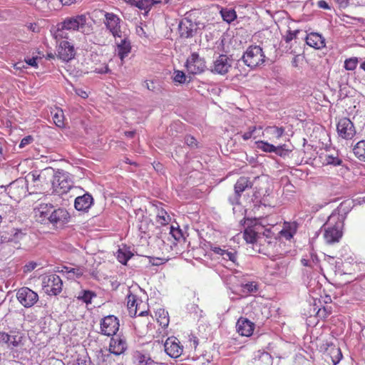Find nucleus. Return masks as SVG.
<instances>
[{
	"instance_id": "nucleus-64",
	"label": "nucleus",
	"mask_w": 365,
	"mask_h": 365,
	"mask_svg": "<svg viewBox=\"0 0 365 365\" xmlns=\"http://www.w3.org/2000/svg\"><path fill=\"white\" fill-rule=\"evenodd\" d=\"M14 68L16 69H21L22 68H25V66L23 65L21 62H18L14 64Z\"/></svg>"
},
{
	"instance_id": "nucleus-25",
	"label": "nucleus",
	"mask_w": 365,
	"mask_h": 365,
	"mask_svg": "<svg viewBox=\"0 0 365 365\" xmlns=\"http://www.w3.org/2000/svg\"><path fill=\"white\" fill-rule=\"evenodd\" d=\"M284 129L282 127L268 126L264 130V133L269 139L273 142L279 140L284 134Z\"/></svg>"
},
{
	"instance_id": "nucleus-42",
	"label": "nucleus",
	"mask_w": 365,
	"mask_h": 365,
	"mask_svg": "<svg viewBox=\"0 0 365 365\" xmlns=\"http://www.w3.org/2000/svg\"><path fill=\"white\" fill-rule=\"evenodd\" d=\"M131 257V254L130 252H125L122 251L121 250H119L117 253V259L118 260L123 264H125L128 260Z\"/></svg>"
},
{
	"instance_id": "nucleus-18",
	"label": "nucleus",
	"mask_w": 365,
	"mask_h": 365,
	"mask_svg": "<svg viewBox=\"0 0 365 365\" xmlns=\"http://www.w3.org/2000/svg\"><path fill=\"white\" fill-rule=\"evenodd\" d=\"M52 205L51 204H41L34 209L35 217L38 222L44 224L49 222Z\"/></svg>"
},
{
	"instance_id": "nucleus-8",
	"label": "nucleus",
	"mask_w": 365,
	"mask_h": 365,
	"mask_svg": "<svg viewBox=\"0 0 365 365\" xmlns=\"http://www.w3.org/2000/svg\"><path fill=\"white\" fill-rule=\"evenodd\" d=\"M244 239L248 243L255 244V246L258 245L263 246L262 248H259V252L264 255L267 254L268 247H272L273 242L271 240H267L264 237H259L257 234L251 229H247L244 232ZM276 243L275 241H274Z\"/></svg>"
},
{
	"instance_id": "nucleus-33",
	"label": "nucleus",
	"mask_w": 365,
	"mask_h": 365,
	"mask_svg": "<svg viewBox=\"0 0 365 365\" xmlns=\"http://www.w3.org/2000/svg\"><path fill=\"white\" fill-rule=\"evenodd\" d=\"M168 314V312L163 309H158V312H156V315L158 316V322L160 323V325L163 328L168 327L169 324V318Z\"/></svg>"
},
{
	"instance_id": "nucleus-10",
	"label": "nucleus",
	"mask_w": 365,
	"mask_h": 365,
	"mask_svg": "<svg viewBox=\"0 0 365 365\" xmlns=\"http://www.w3.org/2000/svg\"><path fill=\"white\" fill-rule=\"evenodd\" d=\"M16 298L25 308L32 307L38 301V294L29 287H23L18 289Z\"/></svg>"
},
{
	"instance_id": "nucleus-12",
	"label": "nucleus",
	"mask_w": 365,
	"mask_h": 365,
	"mask_svg": "<svg viewBox=\"0 0 365 365\" xmlns=\"http://www.w3.org/2000/svg\"><path fill=\"white\" fill-rule=\"evenodd\" d=\"M186 67L189 73L199 74L206 68L205 61L198 53H192L187 59Z\"/></svg>"
},
{
	"instance_id": "nucleus-20",
	"label": "nucleus",
	"mask_w": 365,
	"mask_h": 365,
	"mask_svg": "<svg viewBox=\"0 0 365 365\" xmlns=\"http://www.w3.org/2000/svg\"><path fill=\"white\" fill-rule=\"evenodd\" d=\"M236 327L240 335L250 336L253 333L255 324L246 318L241 317L237 320Z\"/></svg>"
},
{
	"instance_id": "nucleus-62",
	"label": "nucleus",
	"mask_w": 365,
	"mask_h": 365,
	"mask_svg": "<svg viewBox=\"0 0 365 365\" xmlns=\"http://www.w3.org/2000/svg\"><path fill=\"white\" fill-rule=\"evenodd\" d=\"M72 269V267H63L61 272L63 273L66 274L68 277L69 275V271H70L69 269Z\"/></svg>"
},
{
	"instance_id": "nucleus-23",
	"label": "nucleus",
	"mask_w": 365,
	"mask_h": 365,
	"mask_svg": "<svg viewBox=\"0 0 365 365\" xmlns=\"http://www.w3.org/2000/svg\"><path fill=\"white\" fill-rule=\"evenodd\" d=\"M93 202V197L86 193L82 196L77 197L75 200V208L79 211H85L88 210Z\"/></svg>"
},
{
	"instance_id": "nucleus-2",
	"label": "nucleus",
	"mask_w": 365,
	"mask_h": 365,
	"mask_svg": "<svg viewBox=\"0 0 365 365\" xmlns=\"http://www.w3.org/2000/svg\"><path fill=\"white\" fill-rule=\"evenodd\" d=\"M324 237L327 243L338 242L342 237L343 220L339 214L331 215L324 225Z\"/></svg>"
},
{
	"instance_id": "nucleus-44",
	"label": "nucleus",
	"mask_w": 365,
	"mask_h": 365,
	"mask_svg": "<svg viewBox=\"0 0 365 365\" xmlns=\"http://www.w3.org/2000/svg\"><path fill=\"white\" fill-rule=\"evenodd\" d=\"M242 291L245 293H253L257 292V286L255 282H248L242 285Z\"/></svg>"
},
{
	"instance_id": "nucleus-29",
	"label": "nucleus",
	"mask_w": 365,
	"mask_h": 365,
	"mask_svg": "<svg viewBox=\"0 0 365 365\" xmlns=\"http://www.w3.org/2000/svg\"><path fill=\"white\" fill-rule=\"evenodd\" d=\"M297 231V225L295 223H285L284 228L280 231V235L286 240L292 238Z\"/></svg>"
},
{
	"instance_id": "nucleus-31",
	"label": "nucleus",
	"mask_w": 365,
	"mask_h": 365,
	"mask_svg": "<svg viewBox=\"0 0 365 365\" xmlns=\"http://www.w3.org/2000/svg\"><path fill=\"white\" fill-rule=\"evenodd\" d=\"M220 14L222 19L229 24L232 22L237 18L236 12L232 9H222L220 11Z\"/></svg>"
},
{
	"instance_id": "nucleus-26",
	"label": "nucleus",
	"mask_w": 365,
	"mask_h": 365,
	"mask_svg": "<svg viewBox=\"0 0 365 365\" xmlns=\"http://www.w3.org/2000/svg\"><path fill=\"white\" fill-rule=\"evenodd\" d=\"M118 45V54L121 59L123 60L125 57H126L128 53L130 52L131 46L130 42L128 40L126 37H124L121 39L120 43H117Z\"/></svg>"
},
{
	"instance_id": "nucleus-30",
	"label": "nucleus",
	"mask_w": 365,
	"mask_h": 365,
	"mask_svg": "<svg viewBox=\"0 0 365 365\" xmlns=\"http://www.w3.org/2000/svg\"><path fill=\"white\" fill-rule=\"evenodd\" d=\"M353 152L358 159L365 161V140L358 142L354 147Z\"/></svg>"
},
{
	"instance_id": "nucleus-22",
	"label": "nucleus",
	"mask_w": 365,
	"mask_h": 365,
	"mask_svg": "<svg viewBox=\"0 0 365 365\" xmlns=\"http://www.w3.org/2000/svg\"><path fill=\"white\" fill-rule=\"evenodd\" d=\"M305 40L308 46L316 49H320L325 46L324 38L318 33H310L307 35Z\"/></svg>"
},
{
	"instance_id": "nucleus-5",
	"label": "nucleus",
	"mask_w": 365,
	"mask_h": 365,
	"mask_svg": "<svg viewBox=\"0 0 365 365\" xmlns=\"http://www.w3.org/2000/svg\"><path fill=\"white\" fill-rule=\"evenodd\" d=\"M205 25L200 21H192L186 17L182 19L179 25L178 31L181 38H188L195 36L199 31L204 29Z\"/></svg>"
},
{
	"instance_id": "nucleus-35",
	"label": "nucleus",
	"mask_w": 365,
	"mask_h": 365,
	"mask_svg": "<svg viewBox=\"0 0 365 365\" xmlns=\"http://www.w3.org/2000/svg\"><path fill=\"white\" fill-rule=\"evenodd\" d=\"M96 296V294L91 291L83 290L79 293L78 296L77 297V299L81 300L82 302L86 304H90L91 303V299H93V297Z\"/></svg>"
},
{
	"instance_id": "nucleus-55",
	"label": "nucleus",
	"mask_w": 365,
	"mask_h": 365,
	"mask_svg": "<svg viewBox=\"0 0 365 365\" xmlns=\"http://www.w3.org/2000/svg\"><path fill=\"white\" fill-rule=\"evenodd\" d=\"M94 71L97 73H107L109 72V68L107 65H103L101 67L96 68Z\"/></svg>"
},
{
	"instance_id": "nucleus-34",
	"label": "nucleus",
	"mask_w": 365,
	"mask_h": 365,
	"mask_svg": "<svg viewBox=\"0 0 365 365\" xmlns=\"http://www.w3.org/2000/svg\"><path fill=\"white\" fill-rule=\"evenodd\" d=\"M292 151V148H289V147L287 145L284 144L275 146V150L274 151V153H276L277 155L284 158L289 156Z\"/></svg>"
},
{
	"instance_id": "nucleus-60",
	"label": "nucleus",
	"mask_w": 365,
	"mask_h": 365,
	"mask_svg": "<svg viewBox=\"0 0 365 365\" xmlns=\"http://www.w3.org/2000/svg\"><path fill=\"white\" fill-rule=\"evenodd\" d=\"M145 86L146 88L151 91H155V86L154 85V83L153 81H145Z\"/></svg>"
},
{
	"instance_id": "nucleus-41",
	"label": "nucleus",
	"mask_w": 365,
	"mask_h": 365,
	"mask_svg": "<svg viewBox=\"0 0 365 365\" xmlns=\"http://www.w3.org/2000/svg\"><path fill=\"white\" fill-rule=\"evenodd\" d=\"M358 64V58H350L349 59H346L344 62V68L346 70L348 71H354Z\"/></svg>"
},
{
	"instance_id": "nucleus-38",
	"label": "nucleus",
	"mask_w": 365,
	"mask_h": 365,
	"mask_svg": "<svg viewBox=\"0 0 365 365\" xmlns=\"http://www.w3.org/2000/svg\"><path fill=\"white\" fill-rule=\"evenodd\" d=\"M63 118L64 117L62 110H58L53 115L54 123L59 128L64 125Z\"/></svg>"
},
{
	"instance_id": "nucleus-9",
	"label": "nucleus",
	"mask_w": 365,
	"mask_h": 365,
	"mask_svg": "<svg viewBox=\"0 0 365 365\" xmlns=\"http://www.w3.org/2000/svg\"><path fill=\"white\" fill-rule=\"evenodd\" d=\"M336 132L339 137L344 140H351L356 133L354 123L346 117L339 119L336 123Z\"/></svg>"
},
{
	"instance_id": "nucleus-49",
	"label": "nucleus",
	"mask_w": 365,
	"mask_h": 365,
	"mask_svg": "<svg viewBox=\"0 0 365 365\" xmlns=\"http://www.w3.org/2000/svg\"><path fill=\"white\" fill-rule=\"evenodd\" d=\"M185 142L190 148L197 147V140L192 135H186L185 138Z\"/></svg>"
},
{
	"instance_id": "nucleus-16",
	"label": "nucleus",
	"mask_w": 365,
	"mask_h": 365,
	"mask_svg": "<svg viewBox=\"0 0 365 365\" xmlns=\"http://www.w3.org/2000/svg\"><path fill=\"white\" fill-rule=\"evenodd\" d=\"M69 214L68 211L62 207L56 208L52 205L51 214L49 218V223L53 225H61L68 221Z\"/></svg>"
},
{
	"instance_id": "nucleus-11",
	"label": "nucleus",
	"mask_w": 365,
	"mask_h": 365,
	"mask_svg": "<svg viewBox=\"0 0 365 365\" xmlns=\"http://www.w3.org/2000/svg\"><path fill=\"white\" fill-rule=\"evenodd\" d=\"M120 19L113 13H106L104 24L114 38H123L120 29Z\"/></svg>"
},
{
	"instance_id": "nucleus-57",
	"label": "nucleus",
	"mask_w": 365,
	"mask_h": 365,
	"mask_svg": "<svg viewBox=\"0 0 365 365\" xmlns=\"http://www.w3.org/2000/svg\"><path fill=\"white\" fill-rule=\"evenodd\" d=\"M31 140H32V138L30 136L24 138L20 143L19 147L24 148L26 145L29 144L31 142Z\"/></svg>"
},
{
	"instance_id": "nucleus-17",
	"label": "nucleus",
	"mask_w": 365,
	"mask_h": 365,
	"mask_svg": "<svg viewBox=\"0 0 365 365\" xmlns=\"http://www.w3.org/2000/svg\"><path fill=\"white\" fill-rule=\"evenodd\" d=\"M127 349V343L124 337L116 336L110 339L109 351L116 356L123 354Z\"/></svg>"
},
{
	"instance_id": "nucleus-13",
	"label": "nucleus",
	"mask_w": 365,
	"mask_h": 365,
	"mask_svg": "<svg viewBox=\"0 0 365 365\" xmlns=\"http://www.w3.org/2000/svg\"><path fill=\"white\" fill-rule=\"evenodd\" d=\"M119 321L114 315L105 317L101 323V334L106 336H113L119 329Z\"/></svg>"
},
{
	"instance_id": "nucleus-24",
	"label": "nucleus",
	"mask_w": 365,
	"mask_h": 365,
	"mask_svg": "<svg viewBox=\"0 0 365 365\" xmlns=\"http://www.w3.org/2000/svg\"><path fill=\"white\" fill-rule=\"evenodd\" d=\"M253 186V182L247 177H240L236 182L234 186V190L242 195V193Z\"/></svg>"
},
{
	"instance_id": "nucleus-19",
	"label": "nucleus",
	"mask_w": 365,
	"mask_h": 365,
	"mask_svg": "<svg viewBox=\"0 0 365 365\" xmlns=\"http://www.w3.org/2000/svg\"><path fill=\"white\" fill-rule=\"evenodd\" d=\"M164 348L167 354L173 358L180 356L182 352V348L176 338H168L165 342Z\"/></svg>"
},
{
	"instance_id": "nucleus-56",
	"label": "nucleus",
	"mask_w": 365,
	"mask_h": 365,
	"mask_svg": "<svg viewBox=\"0 0 365 365\" xmlns=\"http://www.w3.org/2000/svg\"><path fill=\"white\" fill-rule=\"evenodd\" d=\"M317 6L320 9H330L329 4L324 0H320L317 2Z\"/></svg>"
},
{
	"instance_id": "nucleus-53",
	"label": "nucleus",
	"mask_w": 365,
	"mask_h": 365,
	"mask_svg": "<svg viewBox=\"0 0 365 365\" xmlns=\"http://www.w3.org/2000/svg\"><path fill=\"white\" fill-rule=\"evenodd\" d=\"M36 266H37V264L36 262H31L24 266V272H31L36 267Z\"/></svg>"
},
{
	"instance_id": "nucleus-36",
	"label": "nucleus",
	"mask_w": 365,
	"mask_h": 365,
	"mask_svg": "<svg viewBox=\"0 0 365 365\" xmlns=\"http://www.w3.org/2000/svg\"><path fill=\"white\" fill-rule=\"evenodd\" d=\"M170 221V217L168 212L163 210L161 209L158 210L157 214V222L159 223L161 225H166L169 223Z\"/></svg>"
},
{
	"instance_id": "nucleus-14",
	"label": "nucleus",
	"mask_w": 365,
	"mask_h": 365,
	"mask_svg": "<svg viewBox=\"0 0 365 365\" xmlns=\"http://www.w3.org/2000/svg\"><path fill=\"white\" fill-rule=\"evenodd\" d=\"M52 186L55 192L62 195L68 192L72 187V182L65 173H59L54 176Z\"/></svg>"
},
{
	"instance_id": "nucleus-46",
	"label": "nucleus",
	"mask_w": 365,
	"mask_h": 365,
	"mask_svg": "<svg viewBox=\"0 0 365 365\" xmlns=\"http://www.w3.org/2000/svg\"><path fill=\"white\" fill-rule=\"evenodd\" d=\"M173 80L175 82L183 83L185 82L186 76L182 71H175L174 73Z\"/></svg>"
},
{
	"instance_id": "nucleus-3",
	"label": "nucleus",
	"mask_w": 365,
	"mask_h": 365,
	"mask_svg": "<svg viewBox=\"0 0 365 365\" xmlns=\"http://www.w3.org/2000/svg\"><path fill=\"white\" fill-rule=\"evenodd\" d=\"M12 188L21 187L22 190L26 188L29 195L40 192L42 187L41 176L36 172L29 173L24 180H19L11 184ZM24 193L26 191L24 190Z\"/></svg>"
},
{
	"instance_id": "nucleus-61",
	"label": "nucleus",
	"mask_w": 365,
	"mask_h": 365,
	"mask_svg": "<svg viewBox=\"0 0 365 365\" xmlns=\"http://www.w3.org/2000/svg\"><path fill=\"white\" fill-rule=\"evenodd\" d=\"M336 1L337 4H339L340 6H347V4H348V1L349 0H335Z\"/></svg>"
},
{
	"instance_id": "nucleus-43",
	"label": "nucleus",
	"mask_w": 365,
	"mask_h": 365,
	"mask_svg": "<svg viewBox=\"0 0 365 365\" xmlns=\"http://www.w3.org/2000/svg\"><path fill=\"white\" fill-rule=\"evenodd\" d=\"M69 275L68 279H74L75 277H79L83 275L84 269L81 267H72L69 269Z\"/></svg>"
},
{
	"instance_id": "nucleus-6",
	"label": "nucleus",
	"mask_w": 365,
	"mask_h": 365,
	"mask_svg": "<svg viewBox=\"0 0 365 365\" xmlns=\"http://www.w3.org/2000/svg\"><path fill=\"white\" fill-rule=\"evenodd\" d=\"M62 280L57 274H51L42 277V288L48 295H58L62 291Z\"/></svg>"
},
{
	"instance_id": "nucleus-37",
	"label": "nucleus",
	"mask_w": 365,
	"mask_h": 365,
	"mask_svg": "<svg viewBox=\"0 0 365 365\" xmlns=\"http://www.w3.org/2000/svg\"><path fill=\"white\" fill-rule=\"evenodd\" d=\"M257 148L266 153H274L275 145L270 144L266 141L259 140L256 142Z\"/></svg>"
},
{
	"instance_id": "nucleus-27",
	"label": "nucleus",
	"mask_w": 365,
	"mask_h": 365,
	"mask_svg": "<svg viewBox=\"0 0 365 365\" xmlns=\"http://www.w3.org/2000/svg\"><path fill=\"white\" fill-rule=\"evenodd\" d=\"M138 304H137V297L130 293L127 296V307L129 312V314L133 316H136L138 312Z\"/></svg>"
},
{
	"instance_id": "nucleus-21",
	"label": "nucleus",
	"mask_w": 365,
	"mask_h": 365,
	"mask_svg": "<svg viewBox=\"0 0 365 365\" xmlns=\"http://www.w3.org/2000/svg\"><path fill=\"white\" fill-rule=\"evenodd\" d=\"M58 56L63 61H68L72 59L75 56L74 48L67 41H62L60 43L59 48L58 50Z\"/></svg>"
},
{
	"instance_id": "nucleus-54",
	"label": "nucleus",
	"mask_w": 365,
	"mask_h": 365,
	"mask_svg": "<svg viewBox=\"0 0 365 365\" xmlns=\"http://www.w3.org/2000/svg\"><path fill=\"white\" fill-rule=\"evenodd\" d=\"M249 129H255V131H253V133H252L253 138H257V137L260 136L261 133H263L261 131L262 130L261 127L253 126V127H250Z\"/></svg>"
},
{
	"instance_id": "nucleus-28",
	"label": "nucleus",
	"mask_w": 365,
	"mask_h": 365,
	"mask_svg": "<svg viewBox=\"0 0 365 365\" xmlns=\"http://www.w3.org/2000/svg\"><path fill=\"white\" fill-rule=\"evenodd\" d=\"M9 334V339L6 344L7 346L10 349L17 347L21 344L23 336L21 334L11 331Z\"/></svg>"
},
{
	"instance_id": "nucleus-1",
	"label": "nucleus",
	"mask_w": 365,
	"mask_h": 365,
	"mask_svg": "<svg viewBox=\"0 0 365 365\" xmlns=\"http://www.w3.org/2000/svg\"><path fill=\"white\" fill-rule=\"evenodd\" d=\"M87 17L84 14L77 15L66 18L62 22L58 24L56 37L68 38L67 31H80L84 34H88L91 31L88 26Z\"/></svg>"
},
{
	"instance_id": "nucleus-7",
	"label": "nucleus",
	"mask_w": 365,
	"mask_h": 365,
	"mask_svg": "<svg viewBox=\"0 0 365 365\" xmlns=\"http://www.w3.org/2000/svg\"><path fill=\"white\" fill-rule=\"evenodd\" d=\"M320 349L323 351V358L329 365H336L342 359V354L339 347L333 345L332 343H323Z\"/></svg>"
},
{
	"instance_id": "nucleus-32",
	"label": "nucleus",
	"mask_w": 365,
	"mask_h": 365,
	"mask_svg": "<svg viewBox=\"0 0 365 365\" xmlns=\"http://www.w3.org/2000/svg\"><path fill=\"white\" fill-rule=\"evenodd\" d=\"M135 358L138 365H153L155 364V361L149 355L143 354L140 352H137Z\"/></svg>"
},
{
	"instance_id": "nucleus-45",
	"label": "nucleus",
	"mask_w": 365,
	"mask_h": 365,
	"mask_svg": "<svg viewBox=\"0 0 365 365\" xmlns=\"http://www.w3.org/2000/svg\"><path fill=\"white\" fill-rule=\"evenodd\" d=\"M240 197L241 195L235 191L233 194L229 196L228 201L232 205L240 206Z\"/></svg>"
},
{
	"instance_id": "nucleus-40",
	"label": "nucleus",
	"mask_w": 365,
	"mask_h": 365,
	"mask_svg": "<svg viewBox=\"0 0 365 365\" xmlns=\"http://www.w3.org/2000/svg\"><path fill=\"white\" fill-rule=\"evenodd\" d=\"M221 256H222V259H224L225 260H230L233 263L236 262V260H237L236 252L233 250L229 251L228 250H224Z\"/></svg>"
},
{
	"instance_id": "nucleus-59",
	"label": "nucleus",
	"mask_w": 365,
	"mask_h": 365,
	"mask_svg": "<svg viewBox=\"0 0 365 365\" xmlns=\"http://www.w3.org/2000/svg\"><path fill=\"white\" fill-rule=\"evenodd\" d=\"M225 249H222L220 247H217V246H212L211 247V250L214 252V253L217 254V255H222L223 251H224Z\"/></svg>"
},
{
	"instance_id": "nucleus-51",
	"label": "nucleus",
	"mask_w": 365,
	"mask_h": 365,
	"mask_svg": "<svg viewBox=\"0 0 365 365\" xmlns=\"http://www.w3.org/2000/svg\"><path fill=\"white\" fill-rule=\"evenodd\" d=\"M133 3H132V4H134L136 7H138L140 9H145L146 8H148L149 6L148 4H145L143 0H140V1L133 0Z\"/></svg>"
},
{
	"instance_id": "nucleus-58",
	"label": "nucleus",
	"mask_w": 365,
	"mask_h": 365,
	"mask_svg": "<svg viewBox=\"0 0 365 365\" xmlns=\"http://www.w3.org/2000/svg\"><path fill=\"white\" fill-rule=\"evenodd\" d=\"M253 131H255V129H249L248 131L245 132L242 135V138L245 140H247L249 139H250L251 138H252V133Z\"/></svg>"
},
{
	"instance_id": "nucleus-50",
	"label": "nucleus",
	"mask_w": 365,
	"mask_h": 365,
	"mask_svg": "<svg viewBox=\"0 0 365 365\" xmlns=\"http://www.w3.org/2000/svg\"><path fill=\"white\" fill-rule=\"evenodd\" d=\"M170 234L177 240L182 237L181 231L179 229H175L173 226L170 227Z\"/></svg>"
},
{
	"instance_id": "nucleus-63",
	"label": "nucleus",
	"mask_w": 365,
	"mask_h": 365,
	"mask_svg": "<svg viewBox=\"0 0 365 365\" xmlns=\"http://www.w3.org/2000/svg\"><path fill=\"white\" fill-rule=\"evenodd\" d=\"M63 5H71L75 0H59Z\"/></svg>"
},
{
	"instance_id": "nucleus-47",
	"label": "nucleus",
	"mask_w": 365,
	"mask_h": 365,
	"mask_svg": "<svg viewBox=\"0 0 365 365\" xmlns=\"http://www.w3.org/2000/svg\"><path fill=\"white\" fill-rule=\"evenodd\" d=\"M300 33L299 30H295L294 31L289 30L287 34L284 36L286 43H289L293 39L297 38V34Z\"/></svg>"
},
{
	"instance_id": "nucleus-52",
	"label": "nucleus",
	"mask_w": 365,
	"mask_h": 365,
	"mask_svg": "<svg viewBox=\"0 0 365 365\" xmlns=\"http://www.w3.org/2000/svg\"><path fill=\"white\" fill-rule=\"evenodd\" d=\"M9 339V336L8 333L0 331V344H6Z\"/></svg>"
},
{
	"instance_id": "nucleus-48",
	"label": "nucleus",
	"mask_w": 365,
	"mask_h": 365,
	"mask_svg": "<svg viewBox=\"0 0 365 365\" xmlns=\"http://www.w3.org/2000/svg\"><path fill=\"white\" fill-rule=\"evenodd\" d=\"M38 59H41V57L34 56L32 58H26L24 61L27 65L31 66L34 68H38L37 61Z\"/></svg>"
},
{
	"instance_id": "nucleus-39",
	"label": "nucleus",
	"mask_w": 365,
	"mask_h": 365,
	"mask_svg": "<svg viewBox=\"0 0 365 365\" xmlns=\"http://www.w3.org/2000/svg\"><path fill=\"white\" fill-rule=\"evenodd\" d=\"M324 162L327 165H340L342 163V160L338 157V155H327L325 156Z\"/></svg>"
},
{
	"instance_id": "nucleus-15",
	"label": "nucleus",
	"mask_w": 365,
	"mask_h": 365,
	"mask_svg": "<svg viewBox=\"0 0 365 365\" xmlns=\"http://www.w3.org/2000/svg\"><path fill=\"white\" fill-rule=\"evenodd\" d=\"M231 66V60L229 57L222 54L214 61L211 71L212 73L224 75L229 71Z\"/></svg>"
},
{
	"instance_id": "nucleus-4",
	"label": "nucleus",
	"mask_w": 365,
	"mask_h": 365,
	"mask_svg": "<svg viewBox=\"0 0 365 365\" xmlns=\"http://www.w3.org/2000/svg\"><path fill=\"white\" fill-rule=\"evenodd\" d=\"M241 60L246 66L253 69L264 63L265 55L259 46H250Z\"/></svg>"
}]
</instances>
